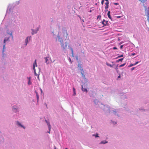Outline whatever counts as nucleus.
I'll use <instances>...</instances> for the list:
<instances>
[{
  "mask_svg": "<svg viewBox=\"0 0 149 149\" xmlns=\"http://www.w3.org/2000/svg\"><path fill=\"white\" fill-rule=\"evenodd\" d=\"M113 49H117V47H113Z\"/></svg>",
  "mask_w": 149,
  "mask_h": 149,
  "instance_id": "nucleus-31",
  "label": "nucleus"
},
{
  "mask_svg": "<svg viewBox=\"0 0 149 149\" xmlns=\"http://www.w3.org/2000/svg\"><path fill=\"white\" fill-rule=\"evenodd\" d=\"M49 58V57H46L45 58V62L47 64L49 63L47 62V61H48V60Z\"/></svg>",
  "mask_w": 149,
  "mask_h": 149,
  "instance_id": "nucleus-10",
  "label": "nucleus"
},
{
  "mask_svg": "<svg viewBox=\"0 0 149 149\" xmlns=\"http://www.w3.org/2000/svg\"><path fill=\"white\" fill-rule=\"evenodd\" d=\"M67 36L68 35V34L67 33Z\"/></svg>",
  "mask_w": 149,
  "mask_h": 149,
  "instance_id": "nucleus-48",
  "label": "nucleus"
},
{
  "mask_svg": "<svg viewBox=\"0 0 149 149\" xmlns=\"http://www.w3.org/2000/svg\"><path fill=\"white\" fill-rule=\"evenodd\" d=\"M134 69V68H132V70H133Z\"/></svg>",
  "mask_w": 149,
  "mask_h": 149,
  "instance_id": "nucleus-39",
  "label": "nucleus"
},
{
  "mask_svg": "<svg viewBox=\"0 0 149 149\" xmlns=\"http://www.w3.org/2000/svg\"><path fill=\"white\" fill-rule=\"evenodd\" d=\"M45 121L46 122V123H47V125H48V128H49V131H50V129H51V125H50V124L49 122H48L46 120H45Z\"/></svg>",
  "mask_w": 149,
  "mask_h": 149,
  "instance_id": "nucleus-3",
  "label": "nucleus"
},
{
  "mask_svg": "<svg viewBox=\"0 0 149 149\" xmlns=\"http://www.w3.org/2000/svg\"><path fill=\"white\" fill-rule=\"evenodd\" d=\"M114 4L115 5H117L118 4V3H114Z\"/></svg>",
  "mask_w": 149,
  "mask_h": 149,
  "instance_id": "nucleus-35",
  "label": "nucleus"
},
{
  "mask_svg": "<svg viewBox=\"0 0 149 149\" xmlns=\"http://www.w3.org/2000/svg\"><path fill=\"white\" fill-rule=\"evenodd\" d=\"M93 136H95V137H99V136H98V134L97 133H96V135L95 134H93Z\"/></svg>",
  "mask_w": 149,
  "mask_h": 149,
  "instance_id": "nucleus-16",
  "label": "nucleus"
},
{
  "mask_svg": "<svg viewBox=\"0 0 149 149\" xmlns=\"http://www.w3.org/2000/svg\"><path fill=\"white\" fill-rule=\"evenodd\" d=\"M105 11L107 12L108 11V8H106V7H105Z\"/></svg>",
  "mask_w": 149,
  "mask_h": 149,
  "instance_id": "nucleus-32",
  "label": "nucleus"
},
{
  "mask_svg": "<svg viewBox=\"0 0 149 149\" xmlns=\"http://www.w3.org/2000/svg\"><path fill=\"white\" fill-rule=\"evenodd\" d=\"M108 23L107 21H106L104 19H103L102 22V23L103 24L104 26H106L107 24Z\"/></svg>",
  "mask_w": 149,
  "mask_h": 149,
  "instance_id": "nucleus-5",
  "label": "nucleus"
},
{
  "mask_svg": "<svg viewBox=\"0 0 149 149\" xmlns=\"http://www.w3.org/2000/svg\"><path fill=\"white\" fill-rule=\"evenodd\" d=\"M125 65V63H124V64H123L120 65L119 66V67H122L124 66Z\"/></svg>",
  "mask_w": 149,
  "mask_h": 149,
  "instance_id": "nucleus-21",
  "label": "nucleus"
},
{
  "mask_svg": "<svg viewBox=\"0 0 149 149\" xmlns=\"http://www.w3.org/2000/svg\"><path fill=\"white\" fill-rule=\"evenodd\" d=\"M123 56V54H122L120 55V56H119L118 57V58H120V57H122Z\"/></svg>",
  "mask_w": 149,
  "mask_h": 149,
  "instance_id": "nucleus-22",
  "label": "nucleus"
},
{
  "mask_svg": "<svg viewBox=\"0 0 149 149\" xmlns=\"http://www.w3.org/2000/svg\"><path fill=\"white\" fill-rule=\"evenodd\" d=\"M40 91H41V93H42V89H40Z\"/></svg>",
  "mask_w": 149,
  "mask_h": 149,
  "instance_id": "nucleus-40",
  "label": "nucleus"
},
{
  "mask_svg": "<svg viewBox=\"0 0 149 149\" xmlns=\"http://www.w3.org/2000/svg\"><path fill=\"white\" fill-rule=\"evenodd\" d=\"M123 58H120L117 60L116 61L117 62H119L120 61H122L123 60Z\"/></svg>",
  "mask_w": 149,
  "mask_h": 149,
  "instance_id": "nucleus-15",
  "label": "nucleus"
},
{
  "mask_svg": "<svg viewBox=\"0 0 149 149\" xmlns=\"http://www.w3.org/2000/svg\"><path fill=\"white\" fill-rule=\"evenodd\" d=\"M54 149H56V148L55 146L54 147Z\"/></svg>",
  "mask_w": 149,
  "mask_h": 149,
  "instance_id": "nucleus-43",
  "label": "nucleus"
},
{
  "mask_svg": "<svg viewBox=\"0 0 149 149\" xmlns=\"http://www.w3.org/2000/svg\"><path fill=\"white\" fill-rule=\"evenodd\" d=\"M37 31L38 30H35V31H34V30H32V35H33L34 34H35V33H37Z\"/></svg>",
  "mask_w": 149,
  "mask_h": 149,
  "instance_id": "nucleus-11",
  "label": "nucleus"
},
{
  "mask_svg": "<svg viewBox=\"0 0 149 149\" xmlns=\"http://www.w3.org/2000/svg\"><path fill=\"white\" fill-rule=\"evenodd\" d=\"M120 75H119L118 76V78H120Z\"/></svg>",
  "mask_w": 149,
  "mask_h": 149,
  "instance_id": "nucleus-41",
  "label": "nucleus"
},
{
  "mask_svg": "<svg viewBox=\"0 0 149 149\" xmlns=\"http://www.w3.org/2000/svg\"><path fill=\"white\" fill-rule=\"evenodd\" d=\"M118 17H120V16H118Z\"/></svg>",
  "mask_w": 149,
  "mask_h": 149,
  "instance_id": "nucleus-44",
  "label": "nucleus"
},
{
  "mask_svg": "<svg viewBox=\"0 0 149 149\" xmlns=\"http://www.w3.org/2000/svg\"><path fill=\"white\" fill-rule=\"evenodd\" d=\"M17 124L19 126H21V127H23L24 128H25V127H23L22 125H21V123H20L18 121H17Z\"/></svg>",
  "mask_w": 149,
  "mask_h": 149,
  "instance_id": "nucleus-14",
  "label": "nucleus"
},
{
  "mask_svg": "<svg viewBox=\"0 0 149 149\" xmlns=\"http://www.w3.org/2000/svg\"><path fill=\"white\" fill-rule=\"evenodd\" d=\"M110 11H109L107 13V15L108 17L110 18V19H111V17L110 15Z\"/></svg>",
  "mask_w": 149,
  "mask_h": 149,
  "instance_id": "nucleus-7",
  "label": "nucleus"
},
{
  "mask_svg": "<svg viewBox=\"0 0 149 149\" xmlns=\"http://www.w3.org/2000/svg\"><path fill=\"white\" fill-rule=\"evenodd\" d=\"M5 46V44L3 46V50L4 49Z\"/></svg>",
  "mask_w": 149,
  "mask_h": 149,
  "instance_id": "nucleus-34",
  "label": "nucleus"
},
{
  "mask_svg": "<svg viewBox=\"0 0 149 149\" xmlns=\"http://www.w3.org/2000/svg\"><path fill=\"white\" fill-rule=\"evenodd\" d=\"M73 91L74 92V94H73V95L74 96V95H75L76 94V91H75V89L74 88H73Z\"/></svg>",
  "mask_w": 149,
  "mask_h": 149,
  "instance_id": "nucleus-13",
  "label": "nucleus"
},
{
  "mask_svg": "<svg viewBox=\"0 0 149 149\" xmlns=\"http://www.w3.org/2000/svg\"><path fill=\"white\" fill-rule=\"evenodd\" d=\"M139 1H141V2L143 3H143L145 2L147 0H139Z\"/></svg>",
  "mask_w": 149,
  "mask_h": 149,
  "instance_id": "nucleus-17",
  "label": "nucleus"
},
{
  "mask_svg": "<svg viewBox=\"0 0 149 149\" xmlns=\"http://www.w3.org/2000/svg\"><path fill=\"white\" fill-rule=\"evenodd\" d=\"M36 65V67L37 66V65L36 63V59L35 60V62H34V63L33 64V69L34 70V74H35V75L36 76L37 75V74L36 73V70L35 69V67Z\"/></svg>",
  "mask_w": 149,
  "mask_h": 149,
  "instance_id": "nucleus-2",
  "label": "nucleus"
},
{
  "mask_svg": "<svg viewBox=\"0 0 149 149\" xmlns=\"http://www.w3.org/2000/svg\"><path fill=\"white\" fill-rule=\"evenodd\" d=\"M133 65H134V64H131L130 65V67H131V66H133Z\"/></svg>",
  "mask_w": 149,
  "mask_h": 149,
  "instance_id": "nucleus-33",
  "label": "nucleus"
},
{
  "mask_svg": "<svg viewBox=\"0 0 149 149\" xmlns=\"http://www.w3.org/2000/svg\"><path fill=\"white\" fill-rule=\"evenodd\" d=\"M81 70V74H82L84 73V71L83 70V69H82V70Z\"/></svg>",
  "mask_w": 149,
  "mask_h": 149,
  "instance_id": "nucleus-25",
  "label": "nucleus"
},
{
  "mask_svg": "<svg viewBox=\"0 0 149 149\" xmlns=\"http://www.w3.org/2000/svg\"><path fill=\"white\" fill-rule=\"evenodd\" d=\"M71 52H72V56H73V49L72 48H71Z\"/></svg>",
  "mask_w": 149,
  "mask_h": 149,
  "instance_id": "nucleus-19",
  "label": "nucleus"
},
{
  "mask_svg": "<svg viewBox=\"0 0 149 149\" xmlns=\"http://www.w3.org/2000/svg\"><path fill=\"white\" fill-rule=\"evenodd\" d=\"M104 0H102L101 3L102 5H103L104 3Z\"/></svg>",
  "mask_w": 149,
  "mask_h": 149,
  "instance_id": "nucleus-23",
  "label": "nucleus"
},
{
  "mask_svg": "<svg viewBox=\"0 0 149 149\" xmlns=\"http://www.w3.org/2000/svg\"><path fill=\"white\" fill-rule=\"evenodd\" d=\"M100 17H101V16L100 15H99L98 16H97V19H98V18H100Z\"/></svg>",
  "mask_w": 149,
  "mask_h": 149,
  "instance_id": "nucleus-30",
  "label": "nucleus"
},
{
  "mask_svg": "<svg viewBox=\"0 0 149 149\" xmlns=\"http://www.w3.org/2000/svg\"><path fill=\"white\" fill-rule=\"evenodd\" d=\"M108 142L107 141H102L101 142H100V143H103V144H105V143H107Z\"/></svg>",
  "mask_w": 149,
  "mask_h": 149,
  "instance_id": "nucleus-18",
  "label": "nucleus"
},
{
  "mask_svg": "<svg viewBox=\"0 0 149 149\" xmlns=\"http://www.w3.org/2000/svg\"><path fill=\"white\" fill-rule=\"evenodd\" d=\"M82 91L84 92H86V93H87L88 92V91L86 88H83V86H82Z\"/></svg>",
  "mask_w": 149,
  "mask_h": 149,
  "instance_id": "nucleus-6",
  "label": "nucleus"
},
{
  "mask_svg": "<svg viewBox=\"0 0 149 149\" xmlns=\"http://www.w3.org/2000/svg\"><path fill=\"white\" fill-rule=\"evenodd\" d=\"M30 78H29V82H28V84H31V83L30 82Z\"/></svg>",
  "mask_w": 149,
  "mask_h": 149,
  "instance_id": "nucleus-24",
  "label": "nucleus"
},
{
  "mask_svg": "<svg viewBox=\"0 0 149 149\" xmlns=\"http://www.w3.org/2000/svg\"><path fill=\"white\" fill-rule=\"evenodd\" d=\"M70 60L71 61V59H70Z\"/></svg>",
  "mask_w": 149,
  "mask_h": 149,
  "instance_id": "nucleus-46",
  "label": "nucleus"
},
{
  "mask_svg": "<svg viewBox=\"0 0 149 149\" xmlns=\"http://www.w3.org/2000/svg\"><path fill=\"white\" fill-rule=\"evenodd\" d=\"M61 43V47L63 48V49H65L67 47L68 43L66 42L65 43L63 42V40L61 41H60Z\"/></svg>",
  "mask_w": 149,
  "mask_h": 149,
  "instance_id": "nucleus-1",
  "label": "nucleus"
},
{
  "mask_svg": "<svg viewBox=\"0 0 149 149\" xmlns=\"http://www.w3.org/2000/svg\"><path fill=\"white\" fill-rule=\"evenodd\" d=\"M135 53H132V55H133V56H134V55H135Z\"/></svg>",
  "mask_w": 149,
  "mask_h": 149,
  "instance_id": "nucleus-37",
  "label": "nucleus"
},
{
  "mask_svg": "<svg viewBox=\"0 0 149 149\" xmlns=\"http://www.w3.org/2000/svg\"><path fill=\"white\" fill-rule=\"evenodd\" d=\"M35 92H36V94L37 100L38 101L39 100V95H38V93L36 92V91Z\"/></svg>",
  "mask_w": 149,
  "mask_h": 149,
  "instance_id": "nucleus-9",
  "label": "nucleus"
},
{
  "mask_svg": "<svg viewBox=\"0 0 149 149\" xmlns=\"http://www.w3.org/2000/svg\"><path fill=\"white\" fill-rule=\"evenodd\" d=\"M31 36L30 37H28L25 40V43H26V45L27 44V43L28 42V39H29V40H30V38H31Z\"/></svg>",
  "mask_w": 149,
  "mask_h": 149,
  "instance_id": "nucleus-4",
  "label": "nucleus"
},
{
  "mask_svg": "<svg viewBox=\"0 0 149 149\" xmlns=\"http://www.w3.org/2000/svg\"><path fill=\"white\" fill-rule=\"evenodd\" d=\"M6 41V39H4V43H5Z\"/></svg>",
  "mask_w": 149,
  "mask_h": 149,
  "instance_id": "nucleus-36",
  "label": "nucleus"
},
{
  "mask_svg": "<svg viewBox=\"0 0 149 149\" xmlns=\"http://www.w3.org/2000/svg\"><path fill=\"white\" fill-rule=\"evenodd\" d=\"M78 67L79 68L80 70H81L83 69L81 66V64L79 63L78 64Z\"/></svg>",
  "mask_w": 149,
  "mask_h": 149,
  "instance_id": "nucleus-12",
  "label": "nucleus"
},
{
  "mask_svg": "<svg viewBox=\"0 0 149 149\" xmlns=\"http://www.w3.org/2000/svg\"><path fill=\"white\" fill-rule=\"evenodd\" d=\"M106 64L108 66H109L111 67H112V65H111V64H109V63H106Z\"/></svg>",
  "mask_w": 149,
  "mask_h": 149,
  "instance_id": "nucleus-20",
  "label": "nucleus"
},
{
  "mask_svg": "<svg viewBox=\"0 0 149 149\" xmlns=\"http://www.w3.org/2000/svg\"><path fill=\"white\" fill-rule=\"evenodd\" d=\"M92 12V10H90L89 11V12Z\"/></svg>",
  "mask_w": 149,
  "mask_h": 149,
  "instance_id": "nucleus-42",
  "label": "nucleus"
},
{
  "mask_svg": "<svg viewBox=\"0 0 149 149\" xmlns=\"http://www.w3.org/2000/svg\"><path fill=\"white\" fill-rule=\"evenodd\" d=\"M123 45H122L120 46V48L121 49H122L123 48Z\"/></svg>",
  "mask_w": 149,
  "mask_h": 149,
  "instance_id": "nucleus-28",
  "label": "nucleus"
},
{
  "mask_svg": "<svg viewBox=\"0 0 149 149\" xmlns=\"http://www.w3.org/2000/svg\"><path fill=\"white\" fill-rule=\"evenodd\" d=\"M65 149H68L67 148H66Z\"/></svg>",
  "mask_w": 149,
  "mask_h": 149,
  "instance_id": "nucleus-45",
  "label": "nucleus"
},
{
  "mask_svg": "<svg viewBox=\"0 0 149 149\" xmlns=\"http://www.w3.org/2000/svg\"><path fill=\"white\" fill-rule=\"evenodd\" d=\"M148 18H147V19L149 22V15L148 14Z\"/></svg>",
  "mask_w": 149,
  "mask_h": 149,
  "instance_id": "nucleus-27",
  "label": "nucleus"
},
{
  "mask_svg": "<svg viewBox=\"0 0 149 149\" xmlns=\"http://www.w3.org/2000/svg\"><path fill=\"white\" fill-rule=\"evenodd\" d=\"M105 4L106 5V6H105V7H106V8H109V2H106L105 3Z\"/></svg>",
  "mask_w": 149,
  "mask_h": 149,
  "instance_id": "nucleus-8",
  "label": "nucleus"
},
{
  "mask_svg": "<svg viewBox=\"0 0 149 149\" xmlns=\"http://www.w3.org/2000/svg\"><path fill=\"white\" fill-rule=\"evenodd\" d=\"M105 1H106V2H109V1L108 0H105Z\"/></svg>",
  "mask_w": 149,
  "mask_h": 149,
  "instance_id": "nucleus-38",
  "label": "nucleus"
},
{
  "mask_svg": "<svg viewBox=\"0 0 149 149\" xmlns=\"http://www.w3.org/2000/svg\"><path fill=\"white\" fill-rule=\"evenodd\" d=\"M82 74V76L84 78H85V75L84 74V73H83V74Z\"/></svg>",
  "mask_w": 149,
  "mask_h": 149,
  "instance_id": "nucleus-26",
  "label": "nucleus"
},
{
  "mask_svg": "<svg viewBox=\"0 0 149 149\" xmlns=\"http://www.w3.org/2000/svg\"><path fill=\"white\" fill-rule=\"evenodd\" d=\"M48 133H50V131H49V132H48Z\"/></svg>",
  "mask_w": 149,
  "mask_h": 149,
  "instance_id": "nucleus-47",
  "label": "nucleus"
},
{
  "mask_svg": "<svg viewBox=\"0 0 149 149\" xmlns=\"http://www.w3.org/2000/svg\"><path fill=\"white\" fill-rule=\"evenodd\" d=\"M139 63V62H136L135 64H134V65H136Z\"/></svg>",
  "mask_w": 149,
  "mask_h": 149,
  "instance_id": "nucleus-29",
  "label": "nucleus"
}]
</instances>
